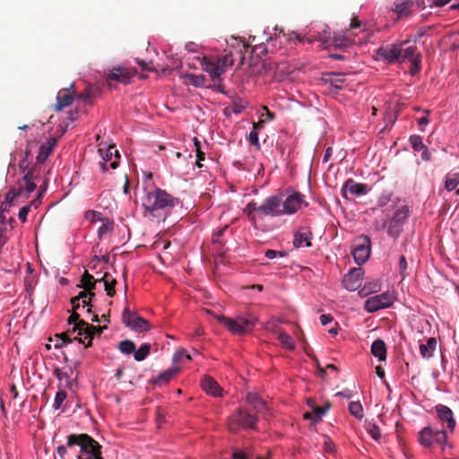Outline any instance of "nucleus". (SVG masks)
<instances>
[{"instance_id":"58836bf2","label":"nucleus","mask_w":459,"mask_h":459,"mask_svg":"<svg viewBox=\"0 0 459 459\" xmlns=\"http://www.w3.org/2000/svg\"><path fill=\"white\" fill-rule=\"evenodd\" d=\"M459 184V173L452 172L448 173L445 179V188L447 191H452L456 188Z\"/></svg>"},{"instance_id":"6e6552de","label":"nucleus","mask_w":459,"mask_h":459,"mask_svg":"<svg viewBox=\"0 0 459 459\" xmlns=\"http://www.w3.org/2000/svg\"><path fill=\"white\" fill-rule=\"evenodd\" d=\"M371 251V240L369 237L361 235L358 237L353 245L352 255L357 264H363L368 261Z\"/></svg>"},{"instance_id":"4c0bfd02","label":"nucleus","mask_w":459,"mask_h":459,"mask_svg":"<svg viewBox=\"0 0 459 459\" xmlns=\"http://www.w3.org/2000/svg\"><path fill=\"white\" fill-rule=\"evenodd\" d=\"M328 409H329V405H326L325 407H317V406H316L313 409L312 414L307 412V413L304 414V417H305V419H311L314 421H319L325 416V414L326 413Z\"/></svg>"},{"instance_id":"cd10ccee","label":"nucleus","mask_w":459,"mask_h":459,"mask_svg":"<svg viewBox=\"0 0 459 459\" xmlns=\"http://www.w3.org/2000/svg\"><path fill=\"white\" fill-rule=\"evenodd\" d=\"M371 353L379 361L386 359V345L383 340L377 339L371 344Z\"/></svg>"},{"instance_id":"412c9836","label":"nucleus","mask_w":459,"mask_h":459,"mask_svg":"<svg viewBox=\"0 0 459 459\" xmlns=\"http://www.w3.org/2000/svg\"><path fill=\"white\" fill-rule=\"evenodd\" d=\"M216 319L220 323L224 325L232 333L242 335L247 333L245 326H243L238 322V318L231 319V318H228L224 316H216Z\"/></svg>"},{"instance_id":"338daca9","label":"nucleus","mask_w":459,"mask_h":459,"mask_svg":"<svg viewBox=\"0 0 459 459\" xmlns=\"http://www.w3.org/2000/svg\"><path fill=\"white\" fill-rule=\"evenodd\" d=\"M67 447H68L67 444L65 446L61 445L56 447V452L61 459H65V455L67 453Z\"/></svg>"},{"instance_id":"de8ad7c7","label":"nucleus","mask_w":459,"mask_h":459,"mask_svg":"<svg viewBox=\"0 0 459 459\" xmlns=\"http://www.w3.org/2000/svg\"><path fill=\"white\" fill-rule=\"evenodd\" d=\"M113 230V221L106 220L98 230L100 238H102L106 234Z\"/></svg>"},{"instance_id":"f3484780","label":"nucleus","mask_w":459,"mask_h":459,"mask_svg":"<svg viewBox=\"0 0 459 459\" xmlns=\"http://www.w3.org/2000/svg\"><path fill=\"white\" fill-rule=\"evenodd\" d=\"M408 60L412 63L411 73L412 74L418 73L420 69L421 56L416 52L415 47H408L403 49L401 61Z\"/></svg>"},{"instance_id":"2f4dec72","label":"nucleus","mask_w":459,"mask_h":459,"mask_svg":"<svg viewBox=\"0 0 459 459\" xmlns=\"http://www.w3.org/2000/svg\"><path fill=\"white\" fill-rule=\"evenodd\" d=\"M324 80L335 89H342L346 85L344 74H325Z\"/></svg>"},{"instance_id":"f8f14e48","label":"nucleus","mask_w":459,"mask_h":459,"mask_svg":"<svg viewBox=\"0 0 459 459\" xmlns=\"http://www.w3.org/2000/svg\"><path fill=\"white\" fill-rule=\"evenodd\" d=\"M409 212V208L407 206H403L396 210L388 227V234L390 236L393 238H397L400 235L402 231V226L408 219Z\"/></svg>"},{"instance_id":"ddd939ff","label":"nucleus","mask_w":459,"mask_h":459,"mask_svg":"<svg viewBox=\"0 0 459 459\" xmlns=\"http://www.w3.org/2000/svg\"><path fill=\"white\" fill-rule=\"evenodd\" d=\"M92 289H83L78 296L71 299L72 308L78 310L79 308H87L86 312L91 313V301L94 294L91 291Z\"/></svg>"},{"instance_id":"4468645a","label":"nucleus","mask_w":459,"mask_h":459,"mask_svg":"<svg viewBox=\"0 0 459 459\" xmlns=\"http://www.w3.org/2000/svg\"><path fill=\"white\" fill-rule=\"evenodd\" d=\"M303 204V197L299 193H294L283 199L282 212L285 214H293L298 212Z\"/></svg>"},{"instance_id":"4d7b16f0","label":"nucleus","mask_w":459,"mask_h":459,"mask_svg":"<svg viewBox=\"0 0 459 459\" xmlns=\"http://www.w3.org/2000/svg\"><path fill=\"white\" fill-rule=\"evenodd\" d=\"M248 140L252 145L255 146L257 149H260L257 131L252 130L249 134Z\"/></svg>"},{"instance_id":"1a4fd4ad","label":"nucleus","mask_w":459,"mask_h":459,"mask_svg":"<svg viewBox=\"0 0 459 459\" xmlns=\"http://www.w3.org/2000/svg\"><path fill=\"white\" fill-rule=\"evenodd\" d=\"M122 321L132 331L137 333L148 332L151 329V325L147 320L140 316L135 312H131L125 309L122 315Z\"/></svg>"},{"instance_id":"20e7f679","label":"nucleus","mask_w":459,"mask_h":459,"mask_svg":"<svg viewBox=\"0 0 459 459\" xmlns=\"http://www.w3.org/2000/svg\"><path fill=\"white\" fill-rule=\"evenodd\" d=\"M257 422L255 415L251 414L247 409L238 408L228 420V428L230 432L237 433L242 429H253Z\"/></svg>"},{"instance_id":"ea45409f","label":"nucleus","mask_w":459,"mask_h":459,"mask_svg":"<svg viewBox=\"0 0 459 459\" xmlns=\"http://www.w3.org/2000/svg\"><path fill=\"white\" fill-rule=\"evenodd\" d=\"M151 351V345L149 343H143L142 344L138 350L135 349L134 353V359L136 361H143L144 360Z\"/></svg>"},{"instance_id":"6ab92c4d","label":"nucleus","mask_w":459,"mask_h":459,"mask_svg":"<svg viewBox=\"0 0 459 459\" xmlns=\"http://www.w3.org/2000/svg\"><path fill=\"white\" fill-rule=\"evenodd\" d=\"M363 270L359 268H352L343 277L342 283L344 287H361L363 282Z\"/></svg>"},{"instance_id":"9d476101","label":"nucleus","mask_w":459,"mask_h":459,"mask_svg":"<svg viewBox=\"0 0 459 459\" xmlns=\"http://www.w3.org/2000/svg\"><path fill=\"white\" fill-rule=\"evenodd\" d=\"M102 281L104 287H115L117 284L116 279L108 273H97V277L88 273L87 272L82 276V282L77 284L76 287H95L98 282Z\"/></svg>"},{"instance_id":"774afa93","label":"nucleus","mask_w":459,"mask_h":459,"mask_svg":"<svg viewBox=\"0 0 459 459\" xmlns=\"http://www.w3.org/2000/svg\"><path fill=\"white\" fill-rule=\"evenodd\" d=\"M335 396H341V397H344L346 399H350L352 397V393L349 389H344L341 392L336 393Z\"/></svg>"},{"instance_id":"c756f323","label":"nucleus","mask_w":459,"mask_h":459,"mask_svg":"<svg viewBox=\"0 0 459 459\" xmlns=\"http://www.w3.org/2000/svg\"><path fill=\"white\" fill-rule=\"evenodd\" d=\"M247 403L253 407L256 412H263L267 410L266 403L262 400V398L255 393H248L247 394Z\"/></svg>"},{"instance_id":"e433bc0d","label":"nucleus","mask_w":459,"mask_h":459,"mask_svg":"<svg viewBox=\"0 0 459 459\" xmlns=\"http://www.w3.org/2000/svg\"><path fill=\"white\" fill-rule=\"evenodd\" d=\"M215 62L218 65V69H221V74L225 73L226 69L230 66H232L234 64V59L232 57L231 53L225 54L221 57H217Z\"/></svg>"},{"instance_id":"e2e57ef3","label":"nucleus","mask_w":459,"mask_h":459,"mask_svg":"<svg viewBox=\"0 0 459 459\" xmlns=\"http://www.w3.org/2000/svg\"><path fill=\"white\" fill-rule=\"evenodd\" d=\"M228 229V226H224L223 228H221V230H219L216 233H214L213 235V243L214 244H221V242L220 241V238L223 235L224 231Z\"/></svg>"},{"instance_id":"473e14b6","label":"nucleus","mask_w":459,"mask_h":459,"mask_svg":"<svg viewBox=\"0 0 459 459\" xmlns=\"http://www.w3.org/2000/svg\"><path fill=\"white\" fill-rule=\"evenodd\" d=\"M34 175L32 171H28L22 178V181L19 180L23 186V194H30L36 189V184L33 182Z\"/></svg>"},{"instance_id":"09e8293b","label":"nucleus","mask_w":459,"mask_h":459,"mask_svg":"<svg viewBox=\"0 0 459 459\" xmlns=\"http://www.w3.org/2000/svg\"><path fill=\"white\" fill-rule=\"evenodd\" d=\"M410 143L411 144L412 149L415 152H420V151L425 149V145L422 143V139L420 135H411L410 137Z\"/></svg>"},{"instance_id":"f257e3e1","label":"nucleus","mask_w":459,"mask_h":459,"mask_svg":"<svg viewBox=\"0 0 459 459\" xmlns=\"http://www.w3.org/2000/svg\"><path fill=\"white\" fill-rule=\"evenodd\" d=\"M177 198L168 194L165 190L153 187L145 188V195L142 199L143 207L153 216H159L161 212H167L176 205Z\"/></svg>"},{"instance_id":"79ce46f5","label":"nucleus","mask_w":459,"mask_h":459,"mask_svg":"<svg viewBox=\"0 0 459 459\" xmlns=\"http://www.w3.org/2000/svg\"><path fill=\"white\" fill-rule=\"evenodd\" d=\"M348 410L355 418L359 420L363 418V407L359 402H351L349 403Z\"/></svg>"},{"instance_id":"680f3d73","label":"nucleus","mask_w":459,"mask_h":459,"mask_svg":"<svg viewBox=\"0 0 459 459\" xmlns=\"http://www.w3.org/2000/svg\"><path fill=\"white\" fill-rule=\"evenodd\" d=\"M245 210L248 212V214H251L254 212L260 213L259 204H257L255 202L247 204Z\"/></svg>"},{"instance_id":"0e129e2a","label":"nucleus","mask_w":459,"mask_h":459,"mask_svg":"<svg viewBox=\"0 0 459 459\" xmlns=\"http://www.w3.org/2000/svg\"><path fill=\"white\" fill-rule=\"evenodd\" d=\"M100 213L97 212L95 211H87L85 212V218L87 220H91V221L100 220Z\"/></svg>"},{"instance_id":"13d9d810","label":"nucleus","mask_w":459,"mask_h":459,"mask_svg":"<svg viewBox=\"0 0 459 459\" xmlns=\"http://www.w3.org/2000/svg\"><path fill=\"white\" fill-rule=\"evenodd\" d=\"M30 205H25L23 207H22L19 211V214H18V217L19 219L22 221H25L26 219H27V215L30 212Z\"/></svg>"},{"instance_id":"423d86ee","label":"nucleus","mask_w":459,"mask_h":459,"mask_svg":"<svg viewBox=\"0 0 459 459\" xmlns=\"http://www.w3.org/2000/svg\"><path fill=\"white\" fill-rule=\"evenodd\" d=\"M446 431L434 429L430 426L423 428L419 432V443L424 447H430L434 443L444 444L446 442Z\"/></svg>"},{"instance_id":"f03ea898","label":"nucleus","mask_w":459,"mask_h":459,"mask_svg":"<svg viewBox=\"0 0 459 459\" xmlns=\"http://www.w3.org/2000/svg\"><path fill=\"white\" fill-rule=\"evenodd\" d=\"M80 446L77 459H103L101 446L87 434H71L67 437V446Z\"/></svg>"},{"instance_id":"72a5a7b5","label":"nucleus","mask_w":459,"mask_h":459,"mask_svg":"<svg viewBox=\"0 0 459 459\" xmlns=\"http://www.w3.org/2000/svg\"><path fill=\"white\" fill-rule=\"evenodd\" d=\"M412 5V0H400V2L395 3L394 12L398 14V17L406 16L410 13Z\"/></svg>"},{"instance_id":"393cba45","label":"nucleus","mask_w":459,"mask_h":459,"mask_svg":"<svg viewBox=\"0 0 459 459\" xmlns=\"http://www.w3.org/2000/svg\"><path fill=\"white\" fill-rule=\"evenodd\" d=\"M56 144V139L54 137H50L47 140L45 143H42L39 148V152L37 155V162L43 163L48 156L52 153L55 146Z\"/></svg>"},{"instance_id":"603ef678","label":"nucleus","mask_w":459,"mask_h":459,"mask_svg":"<svg viewBox=\"0 0 459 459\" xmlns=\"http://www.w3.org/2000/svg\"><path fill=\"white\" fill-rule=\"evenodd\" d=\"M56 337L60 339V342L57 341L56 343H55L56 348H61L64 345L70 343L72 342V340L68 336L67 333H62L60 334H56Z\"/></svg>"},{"instance_id":"37998d69","label":"nucleus","mask_w":459,"mask_h":459,"mask_svg":"<svg viewBox=\"0 0 459 459\" xmlns=\"http://www.w3.org/2000/svg\"><path fill=\"white\" fill-rule=\"evenodd\" d=\"M191 360V356L186 349L178 350L173 356V363H179Z\"/></svg>"},{"instance_id":"49530a36","label":"nucleus","mask_w":459,"mask_h":459,"mask_svg":"<svg viewBox=\"0 0 459 459\" xmlns=\"http://www.w3.org/2000/svg\"><path fill=\"white\" fill-rule=\"evenodd\" d=\"M67 398V394L65 390H60L56 394L54 403H53V409L58 410L61 408L63 403Z\"/></svg>"},{"instance_id":"a18cd8bd","label":"nucleus","mask_w":459,"mask_h":459,"mask_svg":"<svg viewBox=\"0 0 459 459\" xmlns=\"http://www.w3.org/2000/svg\"><path fill=\"white\" fill-rule=\"evenodd\" d=\"M238 320L243 326H245L247 332L248 329L252 328L255 325L257 318L254 316H238Z\"/></svg>"},{"instance_id":"9b49d317","label":"nucleus","mask_w":459,"mask_h":459,"mask_svg":"<svg viewBox=\"0 0 459 459\" xmlns=\"http://www.w3.org/2000/svg\"><path fill=\"white\" fill-rule=\"evenodd\" d=\"M406 43V41L396 45L390 44L386 46H382L377 50V55L380 59L385 60L388 64H392L395 61L401 62V56L403 52V46Z\"/></svg>"},{"instance_id":"8fccbe9b","label":"nucleus","mask_w":459,"mask_h":459,"mask_svg":"<svg viewBox=\"0 0 459 459\" xmlns=\"http://www.w3.org/2000/svg\"><path fill=\"white\" fill-rule=\"evenodd\" d=\"M367 431L374 440L377 441L380 439L381 432L379 427L377 424H368L367 427Z\"/></svg>"},{"instance_id":"7ed1b4c3","label":"nucleus","mask_w":459,"mask_h":459,"mask_svg":"<svg viewBox=\"0 0 459 459\" xmlns=\"http://www.w3.org/2000/svg\"><path fill=\"white\" fill-rule=\"evenodd\" d=\"M67 322L69 325H73L72 328L68 330V332L77 333L78 336H83V339L82 337L75 338L78 340L79 343H85V341L88 340L85 347H90L91 345V341L96 333H101L100 327L91 325L85 321L81 320L77 310H74L73 308Z\"/></svg>"},{"instance_id":"864d4df0","label":"nucleus","mask_w":459,"mask_h":459,"mask_svg":"<svg viewBox=\"0 0 459 459\" xmlns=\"http://www.w3.org/2000/svg\"><path fill=\"white\" fill-rule=\"evenodd\" d=\"M194 143H195V146L196 148V156H197V161H196V165L201 168L202 167V164H201V160H204V152H203L201 151V143L200 142L197 140L196 137L194 138Z\"/></svg>"},{"instance_id":"3c124183","label":"nucleus","mask_w":459,"mask_h":459,"mask_svg":"<svg viewBox=\"0 0 459 459\" xmlns=\"http://www.w3.org/2000/svg\"><path fill=\"white\" fill-rule=\"evenodd\" d=\"M399 272L402 276V281L405 278L408 273V264L404 255H401L399 259Z\"/></svg>"},{"instance_id":"f704fd0d","label":"nucleus","mask_w":459,"mask_h":459,"mask_svg":"<svg viewBox=\"0 0 459 459\" xmlns=\"http://www.w3.org/2000/svg\"><path fill=\"white\" fill-rule=\"evenodd\" d=\"M437 341L435 338L430 337L428 339L427 343L420 345V352L423 358H429L432 356L433 351L436 350Z\"/></svg>"},{"instance_id":"c85d7f7f","label":"nucleus","mask_w":459,"mask_h":459,"mask_svg":"<svg viewBox=\"0 0 459 459\" xmlns=\"http://www.w3.org/2000/svg\"><path fill=\"white\" fill-rule=\"evenodd\" d=\"M18 188H11L5 195L4 201L2 203V209L6 210L7 207L11 206L13 200L23 195V186L20 182H17Z\"/></svg>"},{"instance_id":"39448f33","label":"nucleus","mask_w":459,"mask_h":459,"mask_svg":"<svg viewBox=\"0 0 459 459\" xmlns=\"http://www.w3.org/2000/svg\"><path fill=\"white\" fill-rule=\"evenodd\" d=\"M395 299L396 296L394 290L388 289L386 291L381 294L375 295L367 299L364 304V308L368 313H374L379 309L391 307Z\"/></svg>"},{"instance_id":"4be33fe9","label":"nucleus","mask_w":459,"mask_h":459,"mask_svg":"<svg viewBox=\"0 0 459 459\" xmlns=\"http://www.w3.org/2000/svg\"><path fill=\"white\" fill-rule=\"evenodd\" d=\"M202 389L208 394L214 397L222 396V389L219 384L211 377H204L201 381Z\"/></svg>"},{"instance_id":"5fc2aeb1","label":"nucleus","mask_w":459,"mask_h":459,"mask_svg":"<svg viewBox=\"0 0 459 459\" xmlns=\"http://www.w3.org/2000/svg\"><path fill=\"white\" fill-rule=\"evenodd\" d=\"M264 255L268 259H274L277 256L285 257L287 255V253L284 251H276V250H273V249H268L265 251Z\"/></svg>"},{"instance_id":"6e6d98bb","label":"nucleus","mask_w":459,"mask_h":459,"mask_svg":"<svg viewBox=\"0 0 459 459\" xmlns=\"http://www.w3.org/2000/svg\"><path fill=\"white\" fill-rule=\"evenodd\" d=\"M189 78L191 80V82L195 86H197V87L204 85V83L205 82V77L203 74H199V75L190 74Z\"/></svg>"},{"instance_id":"dca6fc26","label":"nucleus","mask_w":459,"mask_h":459,"mask_svg":"<svg viewBox=\"0 0 459 459\" xmlns=\"http://www.w3.org/2000/svg\"><path fill=\"white\" fill-rule=\"evenodd\" d=\"M134 75V71L117 66L114 67L107 75L108 81H117L124 84L130 82L131 78Z\"/></svg>"},{"instance_id":"bf43d9fd","label":"nucleus","mask_w":459,"mask_h":459,"mask_svg":"<svg viewBox=\"0 0 459 459\" xmlns=\"http://www.w3.org/2000/svg\"><path fill=\"white\" fill-rule=\"evenodd\" d=\"M333 42L334 47L339 48H342L343 47H348V45H349L348 40L346 39H341V38H337V37L333 38Z\"/></svg>"},{"instance_id":"b1692460","label":"nucleus","mask_w":459,"mask_h":459,"mask_svg":"<svg viewBox=\"0 0 459 459\" xmlns=\"http://www.w3.org/2000/svg\"><path fill=\"white\" fill-rule=\"evenodd\" d=\"M200 64L203 69L210 74L213 81H215L216 79L221 80L222 70L218 69V65L215 62V60H211L209 57L204 56L201 59Z\"/></svg>"},{"instance_id":"c9c22d12","label":"nucleus","mask_w":459,"mask_h":459,"mask_svg":"<svg viewBox=\"0 0 459 459\" xmlns=\"http://www.w3.org/2000/svg\"><path fill=\"white\" fill-rule=\"evenodd\" d=\"M278 340L282 347L289 351H293L296 347V342L293 337L283 330L279 332Z\"/></svg>"},{"instance_id":"7c9ffc66","label":"nucleus","mask_w":459,"mask_h":459,"mask_svg":"<svg viewBox=\"0 0 459 459\" xmlns=\"http://www.w3.org/2000/svg\"><path fill=\"white\" fill-rule=\"evenodd\" d=\"M179 367L173 365L169 368L160 372L156 378L153 379L154 384H165L169 382L174 376L179 371Z\"/></svg>"},{"instance_id":"a19ab883","label":"nucleus","mask_w":459,"mask_h":459,"mask_svg":"<svg viewBox=\"0 0 459 459\" xmlns=\"http://www.w3.org/2000/svg\"><path fill=\"white\" fill-rule=\"evenodd\" d=\"M118 350L126 355H130L132 353H134L135 351V344L131 340H124L121 341L118 344Z\"/></svg>"},{"instance_id":"69168bd1","label":"nucleus","mask_w":459,"mask_h":459,"mask_svg":"<svg viewBox=\"0 0 459 459\" xmlns=\"http://www.w3.org/2000/svg\"><path fill=\"white\" fill-rule=\"evenodd\" d=\"M333 321V317L330 314H323L320 316V323L323 325H326Z\"/></svg>"},{"instance_id":"bb28decb","label":"nucleus","mask_w":459,"mask_h":459,"mask_svg":"<svg viewBox=\"0 0 459 459\" xmlns=\"http://www.w3.org/2000/svg\"><path fill=\"white\" fill-rule=\"evenodd\" d=\"M72 369L65 370L59 368H56L54 370V375L59 381L60 387L64 388H72L73 386V379H72Z\"/></svg>"},{"instance_id":"aec40b11","label":"nucleus","mask_w":459,"mask_h":459,"mask_svg":"<svg viewBox=\"0 0 459 459\" xmlns=\"http://www.w3.org/2000/svg\"><path fill=\"white\" fill-rule=\"evenodd\" d=\"M342 191L343 193L349 192L352 195H364L368 191V186L367 184L363 183H357L351 178H349L344 183ZM344 196H346L345 194H343Z\"/></svg>"},{"instance_id":"052dcab7","label":"nucleus","mask_w":459,"mask_h":459,"mask_svg":"<svg viewBox=\"0 0 459 459\" xmlns=\"http://www.w3.org/2000/svg\"><path fill=\"white\" fill-rule=\"evenodd\" d=\"M431 26H425V27H422L420 28L417 34L415 35V39L414 40L417 41L420 38L423 37V36H426L429 31L431 30Z\"/></svg>"},{"instance_id":"0eeeda50","label":"nucleus","mask_w":459,"mask_h":459,"mask_svg":"<svg viewBox=\"0 0 459 459\" xmlns=\"http://www.w3.org/2000/svg\"><path fill=\"white\" fill-rule=\"evenodd\" d=\"M283 195H271L259 204L260 214L262 216L278 217L283 215L282 212Z\"/></svg>"},{"instance_id":"a878e982","label":"nucleus","mask_w":459,"mask_h":459,"mask_svg":"<svg viewBox=\"0 0 459 459\" xmlns=\"http://www.w3.org/2000/svg\"><path fill=\"white\" fill-rule=\"evenodd\" d=\"M73 100L74 97L67 91V89L60 91L56 96V103L54 107L55 111H61L63 108L70 106L73 103Z\"/></svg>"},{"instance_id":"2eb2a0df","label":"nucleus","mask_w":459,"mask_h":459,"mask_svg":"<svg viewBox=\"0 0 459 459\" xmlns=\"http://www.w3.org/2000/svg\"><path fill=\"white\" fill-rule=\"evenodd\" d=\"M435 410H436L438 419L442 422L446 423L448 429L451 432H453L456 426V421L454 417L453 411L448 406L441 404V403L437 404L435 406Z\"/></svg>"},{"instance_id":"a211bd4d","label":"nucleus","mask_w":459,"mask_h":459,"mask_svg":"<svg viewBox=\"0 0 459 459\" xmlns=\"http://www.w3.org/2000/svg\"><path fill=\"white\" fill-rule=\"evenodd\" d=\"M98 152L105 161H111L109 167L112 169H116L118 167V160L120 159L119 152L116 149L115 144H110L107 150L100 147Z\"/></svg>"},{"instance_id":"c03bdc74","label":"nucleus","mask_w":459,"mask_h":459,"mask_svg":"<svg viewBox=\"0 0 459 459\" xmlns=\"http://www.w3.org/2000/svg\"><path fill=\"white\" fill-rule=\"evenodd\" d=\"M279 324H280V321L273 317V318H271L270 320H268L264 324V328L265 331H268V332H271L273 333H277L279 335V332L282 331L280 328Z\"/></svg>"},{"instance_id":"5701e85b","label":"nucleus","mask_w":459,"mask_h":459,"mask_svg":"<svg viewBox=\"0 0 459 459\" xmlns=\"http://www.w3.org/2000/svg\"><path fill=\"white\" fill-rule=\"evenodd\" d=\"M312 232L307 229H300L294 234L293 246L296 248L310 247Z\"/></svg>"}]
</instances>
